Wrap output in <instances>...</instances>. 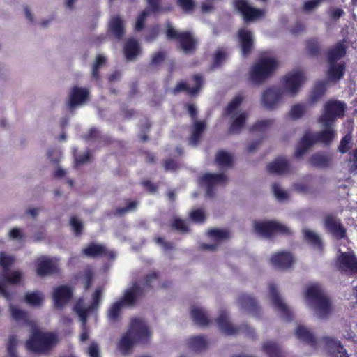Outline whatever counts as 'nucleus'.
<instances>
[{"mask_svg": "<svg viewBox=\"0 0 357 357\" xmlns=\"http://www.w3.org/2000/svg\"><path fill=\"white\" fill-rule=\"evenodd\" d=\"M155 241L157 244L161 245L165 250H173L174 246V244L169 241H165L164 238L158 237L155 238Z\"/></svg>", "mask_w": 357, "mask_h": 357, "instance_id": "62", "label": "nucleus"}, {"mask_svg": "<svg viewBox=\"0 0 357 357\" xmlns=\"http://www.w3.org/2000/svg\"><path fill=\"white\" fill-rule=\"evenodd\" d=\"M172 226L174 229H177L181 232H187L188 230V226L185 224V222L179 218L174 219Z\"/></svg>", "mask_w": 357, "mask_h": 357, "instance_id": "60", "label": "nucleus"}, {"mask_svg": "<svg viewBox=\"0 0 357 357\" xmlns=\"http://www.w3.org/2000/svg\"><path fill=\"white\" fill-rule=\"evenodd\" d=\"M216 323L220 330L226 335H237L240 333H245L246 335L253 337L255 331L248 325H243L240 328L235 327L229 320L226 312L220 311L216 319Z\"/></svg>", "mask_w": 357, "mask_h": 357, "instance_id": "14", "label": "nucleus"}, {"mask_svg": "<svg viewBox=\"0 0 357 357\" xmlns=\"http://www.w3.org/2000/svg\"><path fill=\"white\" fill-rule=\"evenodd\" d=\"M347 46L344 41H340L330 47L326 52L327 71L329 81L337 82L344 73L346 65L341 59L346 55Z\"/></svg>", "mask_w": 357, "mask_h": 357, "instance_id": "3", "label": "nucleus"}, {"mask_svg": "<svg viewBox=\"0 0 357 357\" xmlns=\"http://www.w3.org/2000/svg\"><path fill=\"white\" fill-rule=\"evenodd\" d=\"M255 232L263 238H268L275 234L288 235L290 229L286 226L273 221H261L254 223Z\"/></svg>", "mask_w": 357, "mask_h": 357, "instance_id": "16", "label": "nucleus"}, {"mask_svg": "<svg viewBox=\"0 0 357 357\" xmlns=\"http://www.w3.org/2000/svg\"><path fill=\"white\" fill-rule=\"evenodd\" d=\"M305 77L301 70H296L288 73L284 78V86H271L261 93L260 102L264 109L268 111L276 109L287 93L296 95L304 83Z\"/></svg>", "mask_w": 357, "mask_h": 357, "instance_id": "1", "label": "nucleus"}, {"mask_svg": "<svg viewBox=\"0 0 357 357\" xmlns=\"http://www.w3.org/2000/svg\"><path fill=\"white\" fill-rule=\"evenodd\" d=\"M110 33L118 40H121L124 34V22L119 16H113L109 24Z\"/></svg>", "mask_w": 357, "mask_h": 357, "instance_id": "35", "label": "nucleus"}, {"mask_svg": "<svg viewBox=\"0 0 357 357\" xmlns=\"http://www.w3.org/2000/svg\"><path fill=\"white\" fill-rule=\"evenodd\" d=\"M73 291L67 286H60L54 289L53 291V298L55 307L57 308L63 307L71 299Z\"/></svg>", "mask_w": 357, "mask_h": 357, "instance_id": "23", "label": "nucleus"}, {"mask_svg": "<svg viewBox=\"0 0 357 357\" xmlns=\"http://www.w3.org/2000/svg\"><path fill=\"white\" fill-rule=\"evenodd\" d=\"M106 62V58L101 54L96 56V61L92 68V77L93 78L98 79V69L101 68Z\"/></svg>", "mask_w": 357, "mask_h": 357, "instance_id": "53", "label": "nucleus"}, {"mask_svg": "<svg viewBox=\"0 0 357 357\" xmlns=\"http://www.w3.org/2000/svg\"><path fill=\"white\" fill-rule=\"evenodd\" d=\"M188 110L190 115L194 120L193 127L192 129V134L189 140V144L192 146H196L201 138V135L205 129L206 125L204 122L195 121V116L197 115V109L192 105H190L188 106Z\"/></svg>", "mask_w": 357, "mask_h": 357, "instance_id": "21", "label": "nucleus"}, {"mask_svg": "<svg viewBox=\"0 0 357 357\" xmlns=\"http://www.w3.org/2000/svg\"><path fill=\"white\" fill-rule=\"evenodd\" d=\"M325 225L335 237L338 238L345 237L346 231L340 224L339 220L333 217H328L326 218Z\"/></svg>", "mask_w": 357, "mask_h": 357, "instance_id": "33", "label": "nucleus"}, {"mask_svg": "<svg viewBox=\"0 0 357 357\" xmlns=\"http://www.w3.org/2000/svg\"><path fill=\"white\" fill-rule=\"evenodd\" d=\"M353 146L352 136L351 134L346 135L340 141L338 150L342 153L349 151Z\"/></svg>", "mask_w": 357, "mask_h": 357, "instance_id": "49", "label": "nucleus"}, {"mask_svg": "<svg viewBox=\"0 0 357 357\" xmlns=\"http://www.w3.org/2000/svg\"><path fill=\"white\" fill-rule=\"evenodd\" d=\"M273 266L279 269H286L294 263L293 256L290 252H281L273 255L271 259Z\"/></svg>", "mask_w": 357, "mask_h": 357, "instance_id": "27", "label": "nucleus"}, {"mask_svg": "<svg viewBox=\"0 0 357 357\" xmlns=\"http://www.w3.org/2000/svg\"><path fill=\"white\" fill-rule=\"evenodd\" d=\"M15 261V258L6 252H0V266L3 269L0 272V294L7 300L10 298V293L6 290L8 284H15L20 282L22 273L20 271H15L9 273L6 269Z\"/></svg>", "mask_w": 357, "mask_h": 357, "instance_id": "8", "label": "nucleus"}, {"mask_svg": "<svg viewBox=\"0 0 357 357\" xmlns=\"http://www.w3.org/2000/svg\"><path fill=\"white\" fill-rule=\"evenodd\" d=\"M194 81L196 85L192 88L189 87L187 83L184 82H178L176 87L173 89V93L176 94L180 92H186L190 96H195L197 94L204 83V79L201 75H195L194 76Z\"/></svg>", "mask_w": 357, "mask_h": 357, "instance_id": "26", "label": "nucleus"}, {"mask_svg": "<svg viewBox=\"0 0 357 357\" xmlns=\"http://www.w3.org/2000/svg\"><path fill=\"white\" fill-rule=\"evenodd\" d=\"M167 37L179 42L181 50L186 54H192L196 47L197 42L190 32L180 33L174 29L169 23L167 24Z\"/></svg>", "mask_w": 357, "mask_h": 357, "instance_id": "15", "label": "nucleus"}, {"mask_svg": "<svg viewBox=\"0 0 357 357\" xmlns=\"http://www.w3.org/2000/svg\"><path fill=\"white\" fill-rule=\"evenodd\" d=\"M242 101V96H236L229 103L226 109L227 114L229 116L232 120L229 128V132L231 134L239 133L248 119V114L240 109V105Z\"/></svg>", "mask_w": 357, "mask_h": 357, "instance_id": "11", "label": "nucleus"}, {"mask_svg": "<svg viewBox=\"0 0 357 357\" xmlns=\"http://www.w3.org/2000/svg\"><path fill=\"white\" fill-rule=\"evenodd\" d=\"M337 266L340 271L357 276V258L354 252L345 248H339Z\"/></svg>", "mask_w": 357, "mask_h": 357, "instance_id": "13", "label": "nucleus"}, {"mask_svg": "<svg viewBox=\"0 0 357 357\" xmlns=\"http://www.w3.org/2000/svg\"><path fill=\"white\" fill-rule=\"evenodd\" d=\"M305 299L307 305L313 310L317 317L326 319L331 313V301L319 284H312L307 288Z\"/></svg>", "mask_w": 357, "mask_h": 357, "instance_id": "5", "label": "nucleus"}, {"mask_svg": "<svg viewBox=\"0 0 357 357\" xmlns=\"http://www.w3.org/2000/svg\"><path fill=\"white\" fill-rule=\"evenodd\" d=\"M262 350L268 357H284L281 347L273 341L264 342Z\"/></svg>", "mask_w": 357, "mask_h": 357, "instance_id": "39", "label": "nucleus"}, {"mask_svg": "<svg viewBox=\"0 0 357 357\" xmlns=\"http://www.w3.org/2000/svg\"><path fill=\"white\" fill-rule=\"evenodd\" d=\"M278 67V61L268 56H261L251 67L249 79L255 84L259 85L268 79Z\"/></svg>", "mask_w": 357, "mask_h": 357, "instance_id": "9", "label": "nucleus"}, {"mask_svg": "<svg viewBox=\"0 0 357 357\" xmlns=\"http://www.w3.org/2000/svg\"><path fill=\"white\" fill-rule=\"evenodd\" d=\"M125 56L128 61H133L141 54L138 41L134 38L128 39L123 48Z\"/></svg>", "mask_w": 357, "mask_h": 357, "instance_id": "32", "label": "nucleus"}, {"mask_svg": "<svg viewBox=\"0 0 357 357\" xmlns=\"http://www.w3.org/2000/svg\"><path fill=\"white\" fill-rule=\"evenodd\" d=\"M326 81H321L316 84L310 96V101L312 104H314L322 98L326 91Z\"/></svg>", "mask_w": 357, "mask_h": 357, "instance_id": "42", "label": "nucleus"}, {"mask_svg": "<svg viewBox=\"0 0 357 357\" xmlns=\"http://www.w3.org/2000/svg\"><path fill=\"white\" fill-rule=\"evenodd\" d=\"M306 106L303 104H296L292 106L290 115L293 119H297L302 117L306 112Z\"/></svg>", "mask_w": 357, "mask_h": 357, "instance_id": "52", "label": "nucleus"}, {"mask_svg": "<svg viewBox=\"0 0 357 357\" xmlns=\"http://www.w3.org/2000/svg\"><path fill=\"white\" fill-rule=\"evenodd\" d=\"M178 4L185 11H190L194 8L193 0H177Z\"/></svg>", "mask_w": 357, "mask_h": 357, "instance_id": "63", "label": "nucleus"}, {"mask_svg": "<svg viewBox=\"0 0 357 357\" xmlns=\"http://www.w3.org/2000/svg\"><path fill=\"white\" fill-rule=\"evenodd\" d=\"M200 183L205 187L208 197H213L215 195V189L218 186L225 185L227 181V176L223 174H205L200 178Z\"/></svg>", "mask_w": 357, "mask_h": 357, "instance_id": "18", "label": "nucleus"}, {"mask_svg": "<svg viewBox=\"0 0 357 357\" xmlns=\"http://www.w3.org/2000/svg\"><path fill=\"white\" fill-rule=\"evenodd\" d=\"M227 55V52L225 50H218L215 54L213 67H216L221 64L226 59Z\"/></svg>", "mask_w": 357, "mask_h": 357, "instance_id": "58", "label": "nucleus"}, {"mask_svg": "<svg viewBox=\"0 0 357 357\" xmlns=\"http://www.w3.org/2000/svg\"><path fill=\"white\" fill-rule=\"evenodd\" d=\"M82 252L89 257L106 256L111 259H114L116 255L114 251L107 250L102 245L93 243L84 248Z\"/></svg>", "mask_w": 357, "mask_h": 357, "instance_id": "25", "label": "nucleus"}, {"mask_svg": "<svg viewBox=\"0 0 357 357\" xmlns=\"http://www.w3.org/2000/svg\"><path fill=\"white\" fill-rule=\"evenodd\" d=\"M304 239L315 248L321 249L322 241L320 236L314 231L305 228L302 230Z\"/></svg>", "mask_w": 357, "mask_h": 357, "instance_id": "41", "label": "nucleus"}, {"mask_svg": "<svg viewBox=\"0 0 357 357\" xmlns=\"http://www.w3.org/2000/svg\"><path fill=\"white\" fill-rule=\"evenodd\" d=\"M151 331L146 322L139 318L131 319L128 331L117 343V349L124 356L130 355L137 343H144L151 337Z\"/></svg>", "mask_w": 357, "mask_h": 357, "instance_id": "2", "label": "nucleus"}, {"mask_svg": "<svg viewBox=\"0 0 357 357\" xmlns=\"http://www.w3.org/2000/svg\"><path fill=\"white\" fill-rule=\"evenodd\" d=\"M269 297L273 306L278 312L280 316L287 321H290L292 318L291 310L284 303L283 298L278 294L276 287L273 284L269 285Z\"/></svg>", "mask_w": 357, "mask_h": 357, "instance_id": "19", "label": "nucleus"}, {"mask_svg": "<svg viewBox=\"0 0 357 357\" xmlns=\"http://www.w3.org/2000/svg\"><path fill=\"white\" fill-rule=\"evenodd\" d=\"M157 278V275L155 273L151 272L147 274L145 277L144 282L142 283L138 282H134L132 283L130 287H132L134 284H137L141 289L142 290V294L139 295V297L144 294L146 287H151V284L153 281H155Z\"/></svg>", "mask_w": 357, "mask_h": 357, "instance_id": "50", "label": "nucleus"}, {"mask_svg": "<svg viewBox=\"0 0 357 357\" xmlns=\"http://www.w3.org/2000/svg\"><path fill=\"white\" fill-rule=\"evenodd\" d=\"M70 223L75 234L79 235L82 233L83 227L82 222L76 217H72Z\"/></svg>", "mask_w": 357, "mask_h": 357, "instance_id": "59", "label": "nucleus"}, {"mask_svg": "<svg viewBox=\"0 0 357 357\" xmlns=\"http://www.w3.org/2000/svg\"><path fill=\"white\" fill-rule=\"evenodd\" d=\"M137 206V202L135 201L130 202L126 207L119 208L116 212L119 215H123L128 211H134Z\"/></svg>", "mask_w": 357, "mask_h": 357, "instance_id": "61", "label": "nucleus"}, {"mask_svg": "<svg viewBox=\"0 0 357 357\" xmlns=\"http://www.w3.org/2000/svg\"><path fill=\"white\" fill-rule=\"evenodd\" d=\"M151 9L146 8L138 17L135 29L137 31H141L144 28V24L145 23L146 17L150 15Z\"/></svg>", "mask_w": 357, "mask_h": 357, "instance_id": "54", "label": "nucleus"}, {"mask_svg": "<svg viewBox=\"0 0 357 357\" xmlns=\"http://www.w3.org/2000/svg\"><path fill=\"white\" fill-rule=\"evenodd\" d=\"M238 38L241 47L242 54L244 56H246L252 50V33L250 31L243 28L238 31Z\"/></svg>", "mask_w": 357, "mask_h": 357, "instance_id": "28", "label": "nucleus"}, {"mask_svg": "<svg viewBox=\"0 0 357 357\" xmlns=\"http://www.w3.org/2000/svg\"><path fill=\"white\" fill-rule=\"evenodd\" d=\"M188 345L195 351H201L207 348L208 342L203 336H192L188 340Z\"/></svg>", "mask_w": 357, "mask_h": 357, "instance_id": "40", "label": "nucleus"}, {"mask_svg": "<svg viewBox=\"0 0 357 357\" xmlns=\"http://www.w3.org/2000/svg\"><path fill=\"white\" fill-rule=\"evenodd\" d=\"M90 97L89 91L84 87L78 86H73L69 91L67 106L70 111L73 112L76 108L85 105Z\"/></svg>", "mask_w": 357, "mask_h": 357, "instance_id": "17", "label": "nucleus"}, {"mask_svg": "<svg viewBox=\"0 0 357 357\" xmlns=\"http://www.w3.org/2000/svg\"><path fill=\"white\" fill-rule=\"evenodd\" d=\"M274 123L273 119H261L253 125L252 130L256 132H264L272 127Z\"/></svg>", "mask_w": 357, "mask_h": 357, "instance_id": "46", "label": "nucleus"}, {"mask_svg": "<svg viewBox=\"0 0 357 357\" xmlns=\"http://www.w3.org/2000/svg\"><path fill=\"white\" fill-rule=\"evenodd\" d=\"M296 335L301 341L313 348H317V340L312 333L307 327L298 325L296 329Z\"/></svg>", "mask_w": 357, "mask_h": 357, "instance_id": "31", "label": "nucleus"}, {"mask_svg": "<svg viewBox=\"0 0 357 357\" xmlns=\"http://www.w3.org/2000/svg\"><path fill=\"white\" fill-rule=\"evenodd\" d=\"M190 315L195 324L199 326L205 327L211 323L207 312L202 307L192 306L190 310Z\"/></svg>", "mask_w": 357, "mask_h": 357, "instance_id": "29", "label": "nucleus"}, {"mask_svg": "<svg viewBox=\"0 0 357 357\" xmlns=\"http://www.w3.org/2000/svg\"><path fill=\"white\" fill-rule=\"evenodd\" d=\"M18 344V340L15 336L10 337L8 343V352L10 357H16L17 346Z\"/></svg>", "mask_w": 357, "mask_h": 357, "instance_id": "57", "label": "nucleus"}, {"mask_svg": "<svg viewBox=\"0 0 357 357\" xmlns=\"http://www.w3.org/2000/svg\"><path fill=\"white\" fill-rule=\"evenodd\" d=\"M142 292V290L137 284H134L132 287L126 289L123 298L113 303L109 308L107 312L109 321L112 323L118 321L120 319L122 306L130 307L134 305L139 299Z\"/></svg>", "mask_w": 357, "mask_h": 357, "instance_id": "10", "label": "nucleus"}, {"mask_svg": "<svg viewBox=\"0 0 357 357\" xmlns=\"http://www.w3.org/2000/svg\"><path fill=\"white\" fill-rule=\"evenodd\" d=\"M25 301L33 306H40L43 301V295L39 292H29L25 296Z\"/></svg>", "mask_w": 357, "mask_h": 357, "instance_id": "48", "label": "nucleus"}, {"mask_svg": "<svg viewBox=\"0 0 357 357\" xmlns=\"http://www.w3.org/2000/svg\"><path fill=\"white\" fill-rule=\"evenodd\" d=\"M237 303L241 309L245 312L255 314L258 310L257 304L252 296L241 294L237 298Z\"/></svg>", "mask_w": 357, "mask_h": 357, "instance_id": "30", "label": "nucleus"}, {"mask_svg": "<svg viewBox=\"0 0 357 357\" xmlns=\"http://www.w3.org/2000/svg\"><path fill=\"white\" fill-rule=\"evenodd\" d=\"M10 310L13 319L20 324H27L34 327L35 323L29 319V314L24 310H20L17 306L10 305Z\"/></svg>", "mask_w": 357, "mask_h": 357, "instance_id": "36", "label": "nucleus"}, {"mask_svg": "<svg viewBox=\"0 0 357 357\" xmlns=\"http://www.w3.org/2000/svg\"><path fill=\"white\" fill-rule=\"evenodd\" d=\"M272 190L275 197L280 201L287 200L289 197L288 192L283 190L278 183H274L272 185Z\"/></svg>", "mask_w": 357, "mask_h": 357, "instance_id": "51", "label": "nucleus"}, {"mask_svg": "<svg viewBox=\"0 0 357 357\" xmlns=\"http://www.w3.org/2000/svg\"><path fill=\"white\" fill-rule=\"evenodd\" d=\"M349 167L351 172H357V149L349 154Z\"/></svg>", "mask_w": 357, "mask_h": 357, "instance_id": "56", "label": "nucleus"}, {"mask_svg": "<svg viewBox=\"0 0 357 357\" xmlns=\"http://www.w3.org/2000/svg\"><path fill=\"white\" fill-rule=\"evenodd\" d=\"M102 293L103 289L102 288H97L92 296L91 303H86L82 299H79L74 307L80 321L82 323L83 332L80 335V340L82 342L86 341L89 338V333L86 328L87 319L91 314L97 311L101 301Z\"/></svg>", "mask_w": 357, "mask_h": 357, "instance_id": "7", "label": "nucleus"}, {"mask_svg": "<svg viewBox=\"0 0 357 357\" xmlns=\"http://www.w3.org/2000/svg\"><path fill=\"white\" fill-rule=\"evenodd\" d=\"M232 155L223 150L218 151L215 155V161L217 164L222 167H230L232 163Z\"/></svg>", "mask_w": 357, "mask_h": 357, "instance_id": "44", "label": "nucleus"}, {"mask_svg": "<svg viewBox=\"0 0 357 357\" xmlns=\"http://www.w3.org/2000/svg\"><path fill=\"white\" fill-rule=\"evenodd\" d=\"M207 235L211 239L215 241L218 244L224 240L229 239L231 236L230 232L223 229H211L207 231Z\"/></svg>", "mask_w": 357, "mask_h": 357, "instance_id": "43", "label": "nucleus"}, {"mask_svg": "<svg viewBox=\"0 0 357 357\" xmlns=\"http://www.w3.org/2000/svg\"><path fill=\"white\" fill-rule=\"evenodd\" d=\"M268 169L271 173L282 174L290 170V165L284 158H278L268 164Z\"/></svg>", "mask_w": 357, "mask_h": 357, "instance_id": "34", "label": "nucleus"}, {"mask_svg": "<svg viewBox=\"0 0 357 357\" xmlns=\"http://www.w3.org/2000/svg\"><path fill=\"white\" fill-rule=\"evenodd\" d=\"M291 188L294 191L302 195H314L317 192L313 178L310 175L306 176L299 182L294 183Z\"/></svg>", "mask_w": 357, "mask_h": 357, "instance_id": "24", "label": "nucleus"}, {"mask_svg": "<svg viewBox=\"0 0 357 357\" xmlns=\"http://www.w3.org/2000/svg\"><path fill=\"white\" fill-rule=\"evenodd\" d=\"M32 328L31 336L26 342L28 350L36 354H45L59 342V337L56 333L44 332L40 329Z\"/></svg>", "mask_w": 357, "mask_h": 357, "instance_id": "6", "label": "nucleus"}, {"mask_svg": "<svg viewBox=\"0 0 357 357\" xmlns=\"http://www.w3.org/2000/svg\"><path fill=\"white\" fill-rule=\"evenodd\" d=\"M234 3L246 22L256 20L265 15V10L255 8L248 0H235Z\"/></svg>", "mask_w": 357, "mask_h": 357, "instance_id": "20", "label": "nucleus"}, {"mask_svg": "<svg viewBox=\"0 0 357 357\" xmlns=\"http://www.w3.org/2000/svg\"><path fill=\"white\" fill-rule=\"evenodd\" d=\"M332 158L330 155L324 153H317L313 154L309 159V162L311 165L326 168L331 163Z\"/></svg>", "mask_w": 357, "mask_h": 357, "instance_id": "37", "label": "nucleus"}, {"mask_svg": "<svg viewBox=\"0 0 357 357\" xmlns=\"http://www.w3.org/2000/svg\"><path fill=\"white\" fill-rule=\"evenodd\" d=\"M191 220L196 222H203L206 219V214L202 209H195L190 213Z\"/></svg>", "mask_w": 357, "mask_h": 357, "instance_id": "55", "label": "nucleus"}, {"mask_svg": "<svg viewBox=\"0 0 357 357\" xmlns=\"http://www.w3.org/2000/svg\"><path fill=\"white\" fill-rule=\"evenodd\" d=\"M326 343L328 351L335 357H349L346 349L340 344V342L333 339L326 338Z\"/></svg>", "mask_w": 357, "mask_h": 357, "instance_id": "38", "label": "nucleus"}, {"mask_svg": "<svg viewBox=\"0 0 357 357\" xmlns=\"http://www.w3.org/2000/svg\"><path fill=\"white\" fill-rule=\"evenodd\" d=\"M346 104L339 100H329L323 107L322 113L317 119L320 125H334L335 121L344 116Z\"/></svg>", "mask_w": 357, "mask_h": 357, "instance_id": "12", "label": "nucleus"}, {"mask_svg": "<svg viewBox=\"0 0 357 357\" xmlns=\"http://www.w3.org/2000/svg\"><path fill=\"white\" fill-rule=\"evenodd\" d=\"M36 273L40 277L51 275L56 271V262L46 256H41L36 261Z\"/></svg>", "mask_w": 357, "mask_h": 357, "instance_id": "22", "label": "nucleus"}, {"mask_svg": "<svg viewBox=\"0 0 357 357\" xmlns=\"http://www.w3.org/2000/svg\"><path fill=\"white\" fill-rule=\"evenodd\" d=\"M306 51L311 56H317L321 50L319 41L315 38H312L306 42Z\"/></svg>", "mask_w": 357, "mask_h": 357, "instance_id": "47", "label": "nucleus"}, {"mask_svg": "<svg viewBox=\"0 0 357 357\" xmlns=\"http://www.w3.org/2000/svg\"><path fill=\"white\" fill-rule=\"evenodd\" d=\"M7 238L12 241L22 243L26 241V236L22 228L14 227L8 231Z\"/></svg>", "mask_w": 357, "mask_h": 357, "instance_id": "45", "label": "nucleus"}, {"mask_svg": "<svg viewBox=\"0 0 357 357\" xmlns=\"http://www.w3.org/2000/svg\"><path fill=\"white\" fill-rule=\"evenodd\" d=\"M48 158L52 162V163L56 165L61 158V154L56 150H50L48 151Z\"/></svg>", "mask_w": 357, "mask_h": 357, "instance_id": "64", "label": "nucleus"}, {"mask_svg": "<svg viewBox=\"0 0 357 357\" xmlns=\"http://www.w3.org/2000/svg\"><path fill=\"white\" fill-rule=\"evenodd\" d=\"M333 126L334 125H321L323 130L315 133L307 131L298 143L294 156L296 158H302L317 142H321L326 145L331 144L335 135Z\"/></svg>", "mask_w": 357, "mask_h": 357, "instance_id": "4", "label": "nucleus"}]
</instances>
